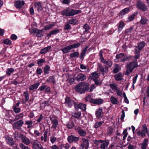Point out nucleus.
Listing matches in <instances>:
<instances>
[{
	"label": "nucleus",
	"mask_w": 149,
	"mask_h": 149,
	"mask_svg": "<svg viewBox=\"0 0 149 149\" xmlns=\"http://www.w3.org/2000/svg\"><path fill=\"white\" fill-rule=\"evenodd\" d=\"M81 12L80 10H73L72 9L67 8L63 10L61 14L62 15L67 16H73L78 14Z\"/></svg>",
	"instance_id": "nucleus-1"
},
{
	"label": "nucleus",
	"mask_w": 149,
	"mask_h": 149,
	"mask_svg": "<svg viewBox=\"0 0 149 149\" xmlns=\"http://www.w3.org/2000/svg\"><path fill=\"white\" fill-rule=\"evenodd\" d=\"M138 66L137 63L136 61H134L128 63L127 64V69L125 72V74L128 75L130 73L132 72L134 68Z\"/></svg>",
	"instance_id": "nucleus-2"
},
{
	"label": "nucleus",
	"mask_w": 149,
	"mask_h": 149,
	"mask_svg": "<svg viewBox=\"0 0 149 149\" xmlns=\"http://www.w3.org/2000/svg\"><path fill=\"white\" fill-rule=\"evenodd\" d=\"M74 88L77 92L80 93H82L85 91H87L89 89V87L85 84L81 83L76 86Z\"/></svg>",
	"instance_id": "nucleus-3"
},
{
	"label": "nucleus",
	"mask_w": 149,
	"mask_h": 149,
	"mask_svg": "<svg viewBox=\"0 0 149 149\" xmlns=\"http://www.w3.org/2000/svg\"><path fill=\"white\" fill-rule=\"evenodd\" d=\"M80 45L81 44L79 43H78L73 45H70L64 47L61 49V51H62L63 53H67L69 52H70V51L71 49L78 48L79 47Z\"/></svg>",
	"instance_id": "nucleus-4"
},
{
	"label": "nucleus",
	"mask_w": 149,
	"mask_h": 149,
	"mask_svg": "<svg viewBox=\"0 0 149 149\" xmlns=\"http://www.w3.org/2000/svg\"><path fill=\"white\" fill-rule=\"evenodd\" d=\"M102 53V51L101 50L100 52V58L101 62L106 64L107 66L105 67H107L108 68L109 67H111L112 65V62L111 60H106L103 57Z\"/></svg>",
	"instance_id": "nucleus-5"
},
{
	"label": "nucleus",
	"mask_w": 149,
	"mask_h": 149,
	"mask_svg": "<svg viewBox=\"0 0 149 149\" xmlns=\"http://www.w3.org/2000/svg\"><path fill=\"white\" fill-rule=\"evenodd\" d=\"M65 104L66 106L69 107H71V106L74 104L75 108L76 109L78 107V104L74 101L71 100L69 97H66L65 99Z\"/></svg>",
	"instance_id": "nucleus-6"
},
{
	"label": "nucleus",
	"mask_w": 149,
	"mask_h": 149,
	"mask_svg": "<svg viewBox=\"0 0 149 149\" xmlns=\"http://www.w3.org/2000/svg\"><path fill=\"white\" fill-rule=\"evenodd\" d=\"M30 32L33 33H36V36L39 37H41L43 36V29L40 30L37 29L33 28L29 29Z\"/></svg>",
	"instance_id": "nucleus-7"
},
{
	"label": "nucleus",
	"mask_w": 149,
	"mask_h": 149,
	"mask_svg": "<svg viewBox=\"0 0 149 149\" xmlns=\"http://www.w3.org/2000/svg\"><path fill=\"white\" fill-rule=\"evenodd\" d=\"M23 124L24 122L22 120H19L13 123L12 125L13 128L14 130L19 129Z\"/></svg>",
	"instance_id": "nucleus-8"
},
{
	"label": "nucleus",
	"mask_w": 149,
	"mask_h": 149,
	"mask_svg": "<svg viewBox=\"0 0 149 149\" xmlns=\"http://www.w3.org/2000/svg\"><path fill=\"white\" fill-rule=\"evenodd\" d=\"M50 119L52 124L51 127L54 129H56L58 125L57 118L54 117H50Z\"/></svg>",
	"instance_id": "nucleus-9"
},
{
	"label": "nucleus",
	"mask_w": 149,
	"mask_h": 149,
	"mask_svg": "<svg viewBox=\"0 0 149 149\" xmlns=\"http://www.w3.org/2000/svg\"><path fill=\"white\" fill-rule=\"evenodd\" d=\"M20 138L21 139L22 142L26 145H29L31 143V141L28 138L22 134L20 135Z\"/></svg>",
	"instance_id": "nucleus-10"
},
{
	"label": "nucleus",
	"mask_w": 149,
	"mask_h": 149,
	"mask_svg": "<svg viewBox=\"0 0 149 149\" xmlns=\"http://www.w3.org/2000/svg\"><path fill=\"white\" fill-rule=\"evenodd\" d=\"M75 128L80 136H86V131L83 130L81 127L79 126L75 127Z\"/></svg>",
	"instance_id": "nucleus-11"
},
{
	"label": "nucleus",
	"mask_w": 149,
	"mask_h": 149,
	"mask_svg": "<svg viewBox=\"0 0 149 149\" xmlns=\"http://www.w3.org/2000/svg\"><path fill=\"white\" fill-rule=\"evenodd\" d=\"M83 143L80 148V149H88L89 146V143L88 140L85 139H82Z\"/></svg>",
	"instance_id": "nucleus-12"
},
{
	"label": "nucleus",
	"mask_w": 149,
	"mask_h": 149,
	"mask_svg": "<svg viewBox=\"0 0 149 149\" xmlns=\"http://www.w3.org/2000/svg\"><path fill=\"white\" fill-rule=\"evenodd\" d=\"M32 148L35 149H43L40 143L37 140H35L33 142Z\"/></svg>",
	"instance_id": "nucleus-13"
},
{
	"label": "nucleus",
	"mask_w": 149,
	"mask_h": 149,
	"mask_svg": "<svg viewBox=\"0 0 149 149\" xmlns=\"http://www.w3.org/2000/svg\"><path fill=\"white\" fill-rule=\"evenodd\" d=\"M137 7L141 10H145L147 9V7L145 4L141 1H138L136 5Z\"/></svg>",
	"instance_id": "nucleus-14"
},
{
	"label": "nucleus",
	"mask_w": 149,
	"mask_h": 149,
	"mask_svg": "<svg viewBox=\"0 0 149 149\" xmlns=\"http://www.w3.org/2000/svg\"><path fill=\"white\" fill-rule=\"evenodd\" d=\"M145 43L143 42H142L139 43L137 46H136L135 48V51L138 52H140L141 50L144 46Z\"/></svg>",
	"instance_id": "nucleus-15"
},
{
	"label": "nucleus",
	"mask_w": 149,
	"mask_h": 149,
	"mask_svg": "<svg viewBox=\"0 0 149 149\" xmlns=\"http://www.w3.org/2000/svg\"><path fill=\"white\" fill-rule=\"evenodd\" d=\"M79 139V137H77L73 135H70L68 138V141L70 143L78 141Z\"/></svg>",
	"instance_id": "nucleus-16"
},
{
	"label": "nucleus",
	"mask_w": 149,
	"mask_h": 149,
	"mask_svg": "<svg viewBox=\"0 0 149 149\" xmlns=\"http://www.w3.org/2000/svg\"><path fill=\"white\" fill-rule=\"evenodd\" d=\"M24 3L23 1H16L14 3L15 6L17 8H20L24 5Z\"/></svg>",
	"instance_id": "nucleus-17"
},
{
	"label": "nucleus",
	"mask_w": 149,
	"mask_h": 149,
	"mask_svg": "<svg viewBox=\"0 0 149 149\" xmlns=\"http://www.w3.org/2000/svg\"><path fill=\"white\" fill-rule=\"evenodd\" d=\"M102 144L100 145V148L102 149H105L108 146L109 143V141L108 140L103 141Z\"/></svg>",
	"instance_id": "nucleus-18"
},
{
	"label": "nucleus",
	"mask_w": 149,
	"mask_h": 149,
	"mask_svg": "<svg viewBox=\"0 0 149 149\" xmlns=\"http://www.w3.org/2000/svg\"><path fill=\"white\" fill-rule=\"evenodd\" d=\"M91 102L93 104H102L103 102V100L101 99H92Z\"/></svg>",
	"instance_id": "nucleus-19"
},
{
	"label": "nucleus",
	"mask_w": 149,
	"mask_h": 149,
	"mask_svg": "<svg viewBox=\"0 0 149 149\" xmlns=\"http://www.w3.org/2000/svg\"><path fill=\"white\" fill-rule=\"evenodd\" d=\"M76 79L78 81H83L86 78V75L82 74H80L76 77Z\"/></svg>",
	"instance_id": "nucleus-20"
},
{
	"label": "nucleus",
	"mask_w": 149,
	"mask_h": 149,
	"mask_svg": "<svg viewBox=\"0 0 149 149\" xmlns=\"http://www.w3.org/2000/svg\"><path fill=\"white\" fill-rule=\"evenodd\" d=\"M148 139H145L141 144V148L142 149H146L148 144Z\"/></svg>",
	"instance_id": "nucleus-21"
},
{
	"label": "nucleus",
	"mask_w": 149,
	"mask_h": 149,
	"mask_svg": "<svg viewBox=\"0 0 149 149\" xmlns=\"http://www.w3.org/2000/svg\"><path fill=\"white\" fill-rule=\"evenodd\" d=\"M103 114L102 109L101 108H99L96 112V115L98 118H101Z\"/></svg>",
	"instance_id": "nucleus-22"
},
{
	"label": "nucleus",
	"mask_w": 149,
	"mask_h": 149,
	"mask_svg": "<svg viewBox=\"0 0 149 149\" xmlns=\"http://www.w3.org/2000/svg\"><path fill=\"white\" fill-rule=\"evenodd\" d=\"M6 141L7 143L10 146H13L14 144V142L13 139L10 137H8L6 138Z\"/></svg>",
	"instance_id": "nucleus-23"
},
{
	"label": "nucleus",
	"mask_w": 149,
	"mask_h": 149,
	"mask_svg": "<svg viewBox=\"0 0 149 149\" xmlns=\"http://www.w3.org/2000/svg\"><path fill=\"white\" fill-rule=\"evenodd\" d=\"M40 85L39 82H37L31 85L29 88L30 90H33L38 88Z\"/></svg>",
	"instance_id": "nucleus-24"
},
{
	"label": "nucleus",
	"mask_w": 149,
	"mask_h": 149,
	"mask_svg": "<svg viewBox=\"0 0 149 149\" xmlns=\"http://www.w3.org/2000/svg\"><path fill=\"white\" fill-rule=\"evenodd\" d=\"M47 131L44 132L43 136L41 137V140L42 142H46L47 141Z\"/></svg>",
	"instance_id": "nucleus-25"
},
{
	"label": "nucleus",
	"mask_w": 149,
	"mask_h": 149,
	"mask_svg": "<svg viewBox=\"0 0 149 149\" xmlns=\"http://www.w3.org/2000/svg\"><path fill=\"white\" fill-rule=\"evenodd\" d=\"M34 6L36 8L38 11H40L42 9L41 3L38 2H36L34 3Z\"/></svg>",
	"instance_id": "nucleus-26"
},
{
	"label": "nucleus",
	"mask_w": 149,
	"mask_h": 149,
	"mask_svg": "<svg viewBox=\"0 0 149 149\" xmlns=\"http://www.w3.org/2000/svg\"><path fill=\"white\" fill-rule=\"evenodd\" d=\"M51 48V46H48L45 48L42 49L40 53L41 54H45L47 53Z\"/></svg>",
	"instance_id": "nucleus-27"
},
{
	"label": "nucleus",
	"mask_w": 149,
	"mask_h": 149,
	"mask_svg": "<svg viewBox=\"0 0 149 149\" xmlns=\"http://www.w3.org/2000/svg\"><path fill=\"white\" fill-rule=\"evenodd\" d=\"M99 71L104 75V74H107L108 72V69L107 67L104 68L101 67Z\"/></svg>",
	"instance_id": "nucleus-28"
},
{
	"label": "nucleus",
	"mask_w": 149,
	"mask_h": 149,
	"mask_svg": "<svg viewBox=\"0 0 149 149\" xmlns=\"http://www.w3.org/2000/svg\"><path fill=\"white\" fill-rule=\"evenodd\" d=\"M110 101L113 104H117L119 102L117 99L113 96L110 98Z\"/></svg>",
	"instance_id": "nucleus-29"
},
{
	"label": "nucleus",
	"mask_w": 149,
	"mask_h": 149,
	"mask_svg": "<svg viewBox=\"0 0 149 149\" xmlns=\"http://www.w3.org/2000/svg\"><path fill=\"white\" fill-rule=\"evenodd\" d=\"M77 108H79L84 111H85L86 109V105L84 104L80 103L79 104H78V107Z\"/></svg>",
	"instance_id": "nucleus-30"
},
{
	"label": "nucleus",
	"mask_w": 149,
	"mask_h": 149,
	"mask_svg": "<svg viewBox=\"0 0 149 149\" xmlns=\"http://www.w3.org/2000/svg\"><path fill=\"white\" fill-rule=\"evenodd\" d=\"M99 77L98 73L96 72H94L91 74V77L92 79L94 80L96 79Z\"/></svg>",
	"instance_id": "nucleus-31"
},
{
	"label": "nucleus",
	"mask_w": 149,
	"mask_h": 149,
	"mask_svg": "<svg viewBox=\"0 0 149 149\" xmlns=\"http://www.w3.org/2000/svg\"><path fill=\"white\" fill-rule=\"evenodd\" d=\"M130 11V9L128 8H125L120 13V15H123L128 13Z\"/></svg>",
	"instance_id": "nucleus-32"
},
{
	"label": "nucleus",
	"mask_w": 149,
	"mask_h": 149,
	"mask_svg": "<svg viewBox=\"0 0 149 149\" xmlns=\"http://www.w3.org/2000/svg\"><path fill=\"white\" fill-rule=\"evenodd\" d=\"M115 79L117 81L121 80L122 79V74L120 73H118L114 76Z\"/></svg>",
	"instance_id": "nucleus-33"
},
{
	"label": "nucleus",
	"mask_w": 149,
	"mask_h": 149,
	"mask_svg": "<svg viewBox=\"0 0 149 149\" xmlns=\"http://www.w3.org/2000/svg\"><path fill=\"white\" fill-rule=\"evenodd\" d=\"M24 116V114L23 113H21L15 116V118L13 120V121H16L21 118H22Z\"/></svg>",
	"instance_id": "nucleus-34"
},
{
	"label": "nucleus",
	"mask_w": 149,
	"mask_h": 149,
	"mask_svg": "<svg viewBox=\"0 0 149 149\" xmlns=\"http://www.w3.org/2000/svg\"><path fill=\"white\" fill-rule=\"evenodd\" d=\"M120 67L118 64H116L115 65L114 69L113 70V72L114 73H117L120 70Z\"/></svg>",
	"instance_id": "nucleus-35"
},
{
	"label": "nucleus",
	"mask_w": 149,
	"mask_h": 149,
	"mask_svg": "<svg viewBox=\"0 0 149 149\" xmlns=\"http://www.w3.org/2000/svg\"><path fill=\"white\" fill-rule=\"evenodd\" d=\"M33 123V121L32 120H27L25 122V124L28 125L27 128H31Z\"/></svg>",
	"instance_id": "nucleus-36"
},
{
	"label": "nucleus",
	"mask_w": 149,
	"mask_h": 149,
	"mask_svg": "<svg viewBox=\"0 0 149 149\" xmlns=\"http://www.w3.org/2000/svg\"><path fill=\"white\" fill-rule=\"evenodd\" d=\"M79 53L77 52H75L71 53L70 54V56L71 58H77L79 56Z\"/></svg>",
	"instance_id": "nucleus-37"
},
{
	"label": "nucleus",
	"mask_w": 149,
	"mask_h": 149,
	"mask_svg": "<svg viewBox=\"0 0 149 149\" xmlns=\"http://www.w3.org/2000/svg\"><path fill=\"white\" fill-rule=\"evenodd\" d=\"M54 25L53 24H48L45 26L44 28L42 29L43 30H49Z\"/></svg>",
	"instance_id": "nucleus-38"
},
{
	"label": "nucleus",
	"mask_w": 149,
	"mask_h": 149,
	"mask_svg": "<svg viewBox=\"0 0 149 149\" xmlns=\"http://www.w3.org/2000/svg\"><path fill=\"white\" fill-rule=\"evenodd\" d=\"M103 123V121L97 122H96L94 125L95 128H97L100 127Z\"/></svg>",
	"instance_id": "nucleus-39"
},
{
	"label": "nucleus",
	"mask_w": 149,
	"mask_h": 149,
	"mask_svg": "<svg viewBox=\"0 0 149 149\" xmlns=\"http://www.w3.org/2000/svg\"><path fill=\"white\" fill-rule=\"evenodd\" d=\"M109 86L112 90H117L118 89L117 86L115 84H109Z\"/></svg>",
	"instance_id": "nucleus-40"
},
{
	"label": "nucleus",
	"mask_w": 149,
	"mask_h": 149,
	"mask_svg": "<svg viewBox=\"0 0 149 149\" xmlns=\"http://www.w3.org/2000/svg\"><path fill=\"white\" fill-rule=\"evenodd\" d=\"M14 71V70L12 68H8L6 71V74L10 76Z\"/></svg>",
	"instance_id": "nucleus-41"
},
{
	"label": "nucleus",
	"mask_w": 149,
	"mask_h": 149,
	"mask_svg": "<svg viewBox=\"0 0 149 149\" xmlns=\"http://www.w3.org/2000/svg\"><path fill=\"white\" fill-rule=\"evenodd\" d=\"M3 43L7 45H10L11 44V41L8 39L3 40Z\"/></svg>",
	"instance_id": "nucleus-42"
},
{
	"label": "nucleus",
	"mask_w": 149,
	"mask_h": 149,
	"mask_svg": "<svg viewBox=\"0 0 149 149\" xmlns=\"http://www.w3.org/2000/svg\"><path fill=\"white\" fill-rule=\"evenodd\" d=\"M124 26V23L123 22H120L119 26L118 27V31L119 32L121 31Z\"/></svg>",
	"instance_id": "nucleus-43"
},
{
	"label": "nucleus",
	"mask_w": 149,
	"mask_h": 149,
	"mask_svg": "<svg viewBox=\"0 0 149 149\" xmlns=\"http://www.w3.org/2000/svg\"><path fill=\"white\" fill-rule=\"evenodd\" d=\"M81 115V113L80 112H75L73 113V115L75 118H79Z\"/></svg>",
	"instance_id": "nucleus-44"
},
{
	"label": "nucleus",
	"mask_w": 149,
	"mask_h": 149,
	"mask_svg": "<svg viewBox=\"0 0 149 149\" xmlns=\"http://www.w3.org/2000/svg\"><path fill=\"white\" fill-rule=\"evenodd\" d=\"M74 125V124L72 122H69L67 124V127L70 129L72 128Z\"/></svg>",
	"instance_id": "nucleus-45"
},
{
	"label": "nucleus",
	"mask_w": 149,
	"mask_h": 149,
	"mask_svg": "<svg viewBox=\"0 0 149 149\" xmlns=\"http://www.w3.org/2000/svg\"><path fill=\"white\" fill-rule=\"evenodd\" d=\"M124 56V54L122 53H120L117 55L116 56V59H115V61L116 62H118V59L122 58Z\"/></svg>",
	"instance_id": "nucleus-46"
},
{
	"label": "nucleus",
	"mask_w": 149,
	"mask_h": 149,
	"mask_svg": "<svg viewBox=\"0 0 149 149\" xmlns=\"http://www.w3.org/2000/svg\"><path fill=\"white\" fill-rule=\"evenodd\" d=\"M137 12H136L133 14L128 17L129 20L131 21L134 18V16L137 14Z\"/></svg>",
	"instance_id": "nucleus-47"
},
{
	"label": "nucleus",
	"mask_w": 149,
	"mask_h": 149,
	"mask_svg": "<svg viewBox=\"0 0 149 149\" xmlns=\"http://www.w3.org/2000/svg\"><path fill=\"white\" fill-rule=\"evenodd\" d=\"M137 134L138 136H140L142 137H144L146 135V134L141 130L138 131Z\"/></svg>",
	"instance_id": "nucleus-48"
},
{
	"label": "nucleus",
	"mask_w": 149,
	"mask_h": 149,
	"mask_svg": "<svg viewBox=\"0 0 149 149\" xmlns=\"http://www.w3.org/2000/svg\"><path fill=\"white\" fill-rule=\"evenodd\" d=\"M69 23L70 24L74 25L76 24L77 23V21L76 19H74L69 20Z\"/></svg>",
	"instance_id": "nucleus-49"
},
{
	"label": "nucleus",
	"mask_w": 149,
	"mask_h": 149,
	"mask_svg": "<svg viewBox=\"0 0 149 149\" xmlns=\"http://www.w3.org/2000/svg\"><path fill=\"white\" fill-rule=\"evenodd\" d=\"M19 146L21 149H31L29 148L28 146H26L22 143H20L19 144Z\"/></svg>",
	"instance_id": "nucleus-50"
},
{
	"label": "nucleus",
	"mask_w": 149,
	"mask_h": 149,
	"mask_svg": "<svg viewBox=\"0 0 149 149\" xmlns=\"http://www.w3.org/2000/svg\"><path fill=\"white\" fill-rule=\"evenodd\" d=\"M24 95L26 99V101H27L29 99V93H28V92L27 91H26L25 92H24Z\"/></svg>",
	"instance_id": "nucleus-51"
},
{
	"label": "nucleus",
	"mask_w": 149,
	"mask_h": 149,
	"mask_svg": "<svg viewBox=\"0 0 149 149\" xmlns=\"http://www.w3.org/2000/svg\"><path fill=\"white\" fill-rule=\"evenodd\" d=\"M148 20L146 18H142L140 22L141 24H145L147 23Z\"/></svg>",
	"instance_id": "nucleus-52"
},
{
	"label": "nucleus",
	"mask_w": 149,
	"mask_h": 149,
	"mask_svg": "<svg viewBox=\"0 0 149 149\" xmlns=\"http://www.w3.org/2000/svg\"><path fill=\"white\" fill-rule=\"evenodd\" d=\"M50 69V67L49 65L46 66L44 68V71L45 74H48Z\"/></svg>",
	"instance_id": "nucleus-53"
},
{
	"label": "nucleus",
	"mask_w": 149,
	"mask_h": 149,
	"mask_svg": "<svg viewBox=\"0 0 149 149\" xmlns=\"http://www.w3.org/2000/svg\"><path fill=\"white\" fill-rule=\"evenodd\" d=\"M83 28L85 30L84 31V33L88 32L90 29V27L87 24H85Z\"/></svg>",
	"instance_id": "nucleus-54"
},
{
	"label": "nucleus",
	"mask_w": 149,
	"mask_h": 149,
	"mask_svg": "<svg viewBox=\"0 0 149 149\" xmlns=\"http://www.w3.org/2000/svg\"><path fill=\"white\" fill-rule=\"evenodd\" d=\"M47 81L50 82L54 83L55 82V81L54 76H51L47 80Z\"/></svg>",
	"instance_id": "nucleus-55"
},
{
	"label": "nucleus",
	"mask_w": 149,
	"mask_h": 149,
	"mask_svg": "<svg viewBox=\"0 0 149 149\" xmlns=\"http://www.w3.org/2000/svg\"><path fill=\"white\" fill-rule=\"evenodd\" d=\"M113 129L111 127H109L108 128L107 131V134L108 135H110L112 134L113 132Z\"/></svg>",
	"instance_id": "nucleus-56"
},
{
	"label": "nucleus",
	"mask_w": 149,
	"mask_h": 149,
	"mask_svg": "<svg viewBox=\"0 0 149 149\" xmlns=\"http://www.w3.org/2000/svg\"><path fill=\"white\" fill-rule=\"evenodd\" d=\"M141 130L146 134L147 132V130L146 126L145 125H143Z\"/></svg>",
	"instance_id": "nucleus-57"
},
{
	"label": "nucleus",
	"mask_w": 149,
	"mask_h": 149,
	"mask_svg": "<svg viewBox=\"0 0 149 149\" xmlns=\"http://www.w3.org/2000/svg\"><path fill=\"white\" fill-rule=\"evenodd\" d=\"M45 61V60L44 59H40L37 60V63L38 64L44 63Z\"/></svg>",
	"instance_id": "nucleus-58"
},
{
	"label": "nucleus",
	"mask_w": 149,
	"mask_h": 149,
	"mask_svg": "<svg viewBox=\"0 0 149 149\" xmlns=\"http://www.w3.org/2000/svg\"><path fill=\"white\" fill-rule=\"evenodd\" d=\"M13 109L14 111L16 113H18L20 112V109L19 108H17V107H14Z\"/></svg>",
	"instance_id": "nucleus-59"
},
{
	"label": "nucleus",
	"mask_w": 149,
	"mask_h": 149,
	"mask_svg": "<svg viewBox=\"0 0 149 149\" xmlns=\"http://www.w3.org/2000/svg\"><path fill=\"white\" fill-rule=\"evenodd\" d=\"M21 134H19L17 132H15L14 134V137L15 139L17 140L19 137H20V135Z\"/></svg>",
	"instance_id": "nucleus-60"
},
{
	"label": "nucleus",
	"mask_w": 149,
	"mask_h": 149,
	"mask_svg": "<svg viewBox=\"0 0 149 149\" xmlns=\"http://www.w3.org/2000/svg\"><path fill=\"white\" fill-rule=\"evenodd\" d=\"M123 95L124 97V100L125 101V102L127 104H128L129 103V102L127 98V97L126 96V94L125 93H123Z\"/></svg>",
	"instance_id": "nucleus-61"
},
{
	"label": "nucleus",
	"mask_w": 149,
	"mask_h": 149,
	"mask_svg": "<svg viewBox=\"0 0 149 149\" xmlns=\"http://www.w3.org/2000/svg\"><path fill=\"white\" fill-rule=\"evenodd\" d=\"M103 142V140H100L98 141H95L94 142V143L96 146H98L100 145V143H101Z\"/></svg>",
	"instance_id": "nucleus-62"
},
{
	"label": "nucleus",
	"mask_w": 149,
	"mask_h": 149,
	"mask_svg": "<svg viewBox=\"0 0 149 149\" xmlns=\"http://www.w3.org/2000/svg\"><path fill=\"white\" fill-rule=\"evenodd\" d=\"M122 113L121 115L120 119L121 120H123L124 119L125 116V112L123 110H122Z\"/></svg>",
	"instance_id": "nucleus-63"
},
{
	"label": "nucleus",
	"mask_w": 149,
	"mask_h": 149,
	"mask_svg": "<svg viewBox=\"0 0 149 149\" xmlns=\"http://www.w3.org/2000/svg\"><path fill=\"white\" fill-rule=\"evenodd\" d=\"M43 117V116H42V114H41L40 116L38 118V119L37 120V123H40L41 121L42 120Z\"/></svg>",
	"instance_id": "nucleus-64"
}]
</instances>
